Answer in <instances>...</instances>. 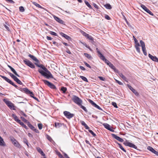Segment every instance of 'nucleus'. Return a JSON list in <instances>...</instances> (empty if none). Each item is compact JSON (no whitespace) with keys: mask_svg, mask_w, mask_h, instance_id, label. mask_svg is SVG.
<instances>
[{"mask_svg":"<svg viewBox=\"0 0 158 158\" xmlns=\"http://www.w3.org/2000/svg\"><path fill=\"white\" fill-rule=\"evenodd\" d=\"M39 67L41 68L44 70V71L40 69H38V71L42 75L48 79L53 78L51 72L44 65L41 64L40 66H39Z\"/></svg>","mask_w":158,"mask_h":158,"instance_id":"1","label":"nucleus"},{"mask_svg":"<svg viewBox=\"0 0 158 158\" xmlns=\"http://www.w3.org/2000/svg\"><path fill=\"white\" fill-rule=\"evenodd\" d=\"M72 99L75 103L77 104L78 106L81 105V104H82L83 102L82 101L81 99L75 95L73 96Z\"/></svg>","mask_w":158,"mask_h":158,"instance_id":"2","label":"nucleus"},{"mask_svg":"<svg viewBox=\"0 0 158 158\" xmlns=\"http://www.w3.org/2000/svg\"><path fill=\"white\" fill-rule=\"evenodd\" d=\"M3 101L6 103V105L10 109H12L13 110H15L13 104L11 103L10 102L5 99H3Z\"/></svg>","mask_w":158,"mask_h":158,"instance_id":"3","label":"nucleus"},{"mask_svg":"<svg viewBox=\"0 0 158 158\" xmlns=\"http://www.w3.org/2000/svg\"><path fill=\"white\" fill-rule=\"evenodd\" d=\"M102 60L104 61L105 62L110 66V67L115 71V70H116L115 67L111 62L106 59L105 57H104V59L102 58Z\"/></svg>","mask_w":158,"mask_h":158,"instance_id":"4","label":"nucleus"},{"mask_svg":"<svg viewBox=\"0 0 158 158\" xmlns=\"http://www.w3.org/2000/svg\"><path fill=\"white\" fill-rule=\"evenodd\" d=\"M10 139L14 145L18 148L21 147L19 143V142L13 137L10 138Z\"/></svg>","mask_w":158,"mask_h":158,"instance_id":"5","label":"nucleus"},{"mask_svg":"<svg viewBox=\"0 0 158 158\" xmlns=\"http://www.w3.org/2000/svg\"><path fill=\"white\" fill-rule=\"evenodd\" d=\"M24 62L27 66L31 68H35V65L30 60L26 59L23 60Z\"/></svg>","mask_w":158,"mask_h":158,"instance_id":"6","label":"nucleus"},{"mask_svg":"<svg viewBox=\"0 0 158 158\" xmlns=\"http://www.w3.org/2000/svg\"><path fill=\"white\" fill-rule=\"evenodd\" d=\"M140 43L144 54L145 56H147V54L146 50V47L144 42L142 40H141L140 41Z\"/></svg>","mask_w":158,"mask_h":158,"instance_id":"7","label":"nucleus"},{"mask_svg":"<svg viewBox=\"0 0 158 158\" xmlns=\"http://www.w3.org/2000/svg\"><path fill=\"white\" fill-rule=\"evenodd\" d=\"M43 81H44L45 84L47 85L51 88L52 89H56V86L53 84L49 82L48 81L46 80H43Z\"/></svg>","mask_w":158,"mask_h":158,"instance_id":"8","label":"nucleus"},{"mask_svg":"<svg viewBox=\"0 0 158 158\" xmlns=\"http://www.w3.org/2000/svg\"><path fill=\"white\" fill-rule=\"evenodd\" d=\"M1 77L3 79H4L5 81H6L7 82L10 84H11V85L15 87V88H17L18 87V86L14 84V83L11 80L8 79L6 77L3 76H1Z\"/></svg>","mask_w":158,"mask_h":158,"instance_id":"9","label":"nucleus"},{"mask_svg":"<svg viewBox=\"0 0 158 158\" xmlns=\"http://www.w3.org/2000/svg\"><path fill=\"white\" fill-rule=\"evenodd\" d=\"M123 144L126 146H128L131 148H133L135 149H137V148L136 145L134 144L131 143L127 141L124 142Z\"/></svg>","mask_w":158,"mask_h":158,"instance_id":"10","label":"nucleus"},{"mask_svg":"<svg viewBox=\"0 0 158 158\" xmlns=\"http://www.w3.org/2000/svg\"><path fill=\"white\" fill-rule=\"evenodd\" d=\"M64 115L69 119H70L74 116V114H71L70 112L67 111L64 112Z\"/></svg>","mask_w":158,"mask_h":158,"instance_id":"11","label":"nucleus"},{"mask_svg":"<svg viewBox=\"0 0 158 158\" xmlns=\"http://www.w3.org/2000/svg\"><path fill=\"white\" fill-rule=\"evenodd\" d=\"M141 6L147 12L152 16L153 15V14L143 4H141Z\"/></svg>","mask_w":158,"mask_h":158,"instance_id":"12","label":"nucleus"},{"mask_svg":"<svg viewBox=\"0 0 158 158\" xmlns=\"http://www.w3.org/2000/svg\"><path fill=\"white\" fill-rule=\"evenodd\" d=\"M89 102L93 105V106L96 108L98 110L103 111L102 109L98 106L97 105L95 102H94L92 100L89 99L88 100Z\"/></svg>","mask_w":158,"mask_h":158,"instance_id":"13","label":"nucleus"},{"mask_svg":"<svg viewBox=\"0 0 158 158\" xmlns=\"http://www.w3.org/2000/svg\"><path fill=\"white\" fill-rule=\"evenodd\" d=\"M127 86L134 93L135 95L138 96L139 95L138 93L134 89H133L131 85H127Z\"/></svg>","mask_w":158,"mask_h":158,"instance_id":"14","label":"nucleus"},{"mask_svg":"<svg viewBox=\"0 0 158 158\" xmlns=\"http://www.w3.org/2000/svg\"><path fill=\"white\" fill-rule=\"evenodd\" d=\"M147 149L158 156V152L156 151L153 148L150 146H148Z\"/></svg>","mask_w":158,"mask_h":158,"instance_id":"15","label":"nucleus"},{"mask_svg":"<svg viewBox=\"0 0 158 158\" xmlns=\"http://www.w3.org/2000/svg\"><path fill=\"white\" fill-rule=\"evenodd\" d=\"M53 17L54 19L57 22H58L59 23L61 24H64V22L61 20L60 19L58 18V17H57L55 15L53 16Z\"/></svg>","mask_w":158,"mask_h":158,"instance_id":"16","label":"nucleus"},{"mask_svg":"<svg viewBox=\"0 0 158 158\" xmlns=\"http://www.w3.org/2000/svg\"><path fill=\"white\" fill-rule=\"evenodd\" d=\"M112 135L113 138H114L118 141H119V142H123V140L122 139L117 136L116 135L114 134H112Z\"/></svg>","mask_w":158,"mask_h":158,"instance_id":"17","label":"nucleus"},{"mask_svg":"<svg viewBox=\"0 0 158 158\" xmlns=\"http://www.w3.org/2000/svg\"><path fill=\"white\" fill-rule=\"evenodd\" d=\"M149 57L153 61L158 63V58L156 56H153L150 54H148Z\"/></svg>","mask_w":158,"mask_h":158,"instance_id":"18","label":"nucleus"},{"mask_svg":"<svg viewBox=\"0 0 158 158\" xmlns=\"http://www.w3.org/2000/svg\"><path fill=\"white\" fill-rule=\"evenodd\" d=\"M27 126L32 130L34 131L36 133H39V131L35 128L30 123H28Z\"/></svg>","mask_w":158,"mask_h":158,"instance_id":"19","label":"nucleus"},{"mask_svg":"<svg viewBox=\"0 0 158 158\" xmlns=\"http://www.w3.org/2000/svg\"><path fill=\"white\" fill-rule=\"evenodd\" d=\"M64 123H60L56 122L55 123V127L57 128H58L61 127L62 125H64Z\"/></svg>","mask_w":158,"mask_h":158,"instance_id":"20","label":"nucleus"},{"mask_svg":"<svg viewBox=\"0 0 158 158\" xmlns=\"http://www.w3.org/2000/svg\"><path fill=\"white\" fill-rule=\"evenodd\" d=\"M97 52L98 54V56L101 59H102V58L104 59V56L101 53V52H100L98 48H97L96 49Z\"/></svg>","mask_w":158,"mask_h":158,"instance_id":"21","label":"nucleus"},{"mask_svg":"<svg viewBox=\"0 0 158 158\" xmlns=\"http://www.w3.org/2000/svg\"><path fill=\"white\" fill-rule=\"evenodd\" d=\"M60 34L61 36L64 37L66 39L68 40H69L71 39L70 37L69 36H68V35L64 34V33L62 32H61L60 33Z\"/></svg>","mask_w":158,"mask_h":158,"instance_id":"22","label":"nucleus"},{"mask_svg":"<svg viewBox=\"0 0 158 158\" xmlns=\"http://www.w3.org/2000/svg\"><path fill=\"white\" fill-rule=\"evenodd\" d=\"M103 125L104 127L106 129L111 131H113L110 128V126L107 123H104Z\"/></svg>","mask_w":158,"mask_h":158,"instance_id":"23","label":"nucleus"},{"mask_svg":"<svg viewBox=\"0 0 158 158\" xmlns=\"http://www.w3.org/2000/svg\"><path fill=\"white\" fill-rule=\"evenodd\" d=\"M28 56L36 62H39L38 60L34 56L30 54L28 55Z\"/></svg>","mask_w":158,"mask_h":158,"instance_id":"24","label":"nucleus"},{"mask_svg":"<svg viewBox=\"0 0 158 158\" xmlns=\"http://www.w3.org/2000/svg\"><path fill=\"white\" fill-rule=\"evenodd\" d=\"M0 145L1 146H5L6 144L3 139L0 136Z\"/></svg>","mask_w":158,"mask_h":158,"instance_id":"25","label":"nucleus"},{"mask_svg":"<svg viewBox=\"0 0 158 158\" xmlns=\"http://www.w3.org/2000/svg\"><path fill=\"white\" fill-rule=\"evenodd\" d=\"M12 117L14 118L15 120L18 123L20 122L21 121L18 119V117L15 114H12Z\"/></svg>","mask_w":158,"mask_h":158,"instance_id":"26","label":"nucleus"},{"mask_svg":"<svg viewBox=\"0 0 158 158\" xmlns=\"http://www.w3.org/2000/svg\"><path fill=\"white\" fill-rule=\"evenodd\" d=\"M118 75L121 77L123 80H124L126 81L127 82H128L127 79L123 75L122 73H118Z\"/></svg>","mask_w":158,"mask_h":158,"instance_id":"27","label":"nucleus"},{"mask_svg":"<svg viewBox=\"0 0 158 158\" xmlns=\"http://www.w3.org/2000/svg\"><path fill=\"white\" fill-rule=\"evenodd\" d=\"M140 46L139 43H137L135 45V47L136 51L139 53L140 52V48L139 47Z\"/></svg>","mask_w":158,"mask_h":158,"instance_id":"28","label":"nucleus"},{"mask_svg":"<svg viewBox=\"0 0 158 158\" xmlns=\"http://www.w3.org/2000/svg\"><path fill=\"white\" fill-rule=\"evenodd\" d=\"M13 79L18 84L21 85L22 84V83L21 81L16 76L14 77Z\"/></svg>","mask_w":158,"mask_h":158,"instance_id":"29","label":"nucleus"},{"mask_svg":"<svg viewBox=\"0 0 158 158\" xmlns=\"http://www.w3.org/2000/svg\"><path fill=\"white\" fill-rule=\"evenodd\" d=\"M37 151L41 154V155L43 156H44L45 154L42 150V149L38 147L37 148Z\"/></svg>","mask_w":158,"mask_h":158,"instance_id":"30","label":"nucleus"},{"mask_svg":"<svg viewBox=\"0 0 158 158\" xmlns=\"http://www.w3.org/2000/svg\"><path fill=\"white\" fill-rule=\"evenodd\" d=\"M23 89V91L27 94H32V92L29 91V90L27 88H24Z\"/></svg>","mask_w":158,"mask_h":158,"instance_id":"31","label":"nucleus"},{"mask_svg":"<svg viewBox=\"0 0 158 158\" xmlns=\"http://www.w3.org/2000/svg\"><path fill=\"white\" fill-rule=\"evenodd\" d=\"M104 6L107 9H111L112 8L111 6L109 4H107L105 5Z\"/></svg>","mask_w":158,"mask_h":158,"instance_id":"32","label":"nucleus"},{"mask_svg":"<svg viewBox=\"0 0 158 158\" xmlns=\"http://www.w3.org/2000/svg\"><path fill=\"white\" fill-rule=\"evenodd\" d=\"M86 38L89 40H91L92 42H94L93 38L92 36L90 35L89 34L88 35V36H87Z\"/></svg>","mask_w":158,"mask_h":158,"instance_id":"33","label":"nucleus"},{"mask_svg":"<svg viewBox=\"0 0 158 158\" xmlns=\"http://www.w3.org/2000/svg\"><path fill=\"white\" fill-rule=\"evenodd\" d=\"M82 104H81V105H80L79 106L81 108H82L83 110H84L86 112H87L88 111L86 109V108L84 106H82Z\"/></svg>","mask_w":158,"mask_h":158,"instance_id":"34","label":"nucleus"},{"mask_svg":"<svg viewBox=\"0 0 158 158\" xmlns=\"http://www.w3.org/2000/svg\"><path fill=\"white\" fill-rule=\"evenodd\" d=\"M85 4L86 5V6L89 7L90 9H92V7L89 4V3L87 1H85Z\"/></svg>","mask_w":158,"mask_h":158,"instance_id":"35","label":"nucleus"},{"mask_svg":"<svg viewBox=\"0 0 158 158\" xmlns=\"http://www.w3.org/2000/svg\"><path fill=\"white\" fill-rule=\"evenodd\" d=\"M118 144L119 145V148L122 150L124 152H126V150L124 149V148L119 143H118Z\"/></svg>","mask_w":158,"mask_h":158,"instance_id":"36","label":"nucleus"},{"mask_svg":"<svg viewBox=\"0 0 158 158\" xmlns=\"http://www.w3.org/2000/svg\"><path fill=\"white\" fill-rule=\"evenodd\" d=\"M84 55L86 57H87L88 59H90L92 58L91 56L88 53H85Z\"/></svg>","mask_w":158,"mask_h":158,"instance_id":"37","label":"nucleus"},{"mask_svg":"<svg viewBox=\"0 0 158 158\" xmlns=\"http://www.w3.org/2000/svg\"><path fill=\"white\" fill-rule=\"evenodd\" d=\"M11 71H12V72L13 73H14V74L15 75H16V76H17L18 77H19V76L17 74V73L15 71V69L14 68H13L11 70Z\"/></svg>","mask_w":158,"mask_h":158,"instance_id":"38","label":"nucleus"},{"mask_svg":"<svg viewBox=\"0 0 158 158\" xmlns=\"http://www.w3.org/2000/svg\"><path fill=\"white\" fill-rule=\"evenodd\" d=\"M33 3L36 6L40 8H42V6H40L39 4L36 3L35 2H33Z\"/></svg>","mask_w":158,"mask_h":158,"instance_id":"39","label":"nucleus"},{"mask_svg":"<svg viewBox=\"0 0 158 158\" xmlns=\"http://www.w3.org/2000/svg\"><path fill=\"white\" fill-rule=\"evenodd\" d=\"M80 77L84 81L87 82H88V80L85 77L83 76H80Z\"/></svg>","mask_w":158,"mask_h":158,"instance_id":"40","label":"nucleus"},{"mask_svg":"<svg viewBox=\"0 0 158 158\" xmlns=\"http://www.w3.org/2000/svg\"><path fill=\"white\" fill-rule=\"evenodd\" d=\"M81 32L82 34L86 38L87 37V36H88V34L86 33V32L82 31H81Z\"/></svg>","mask_w":158,"mask_h":158,"instance_id":"41","label":"nucleus"},{"mask_svg":"<svg viewBox=\"0 0 158 158\" xmlns=\"http://www.w3.org/2000/svg\"><path fill=\"white\" fill-rule=\"evenodd\" d=\"M19 123L22 126L25 128L26 129H27V126L24 124L22 122L20 121Z\"/></svg>","mask_w":158,"mask_h":158,"instance_id":"42","label":"nucleus"},{"mask_svg":"<svg viewBox=\"0 0 158 158\" xmlns=\"http://www.w3.org/2000/svg\"><path fill=\"white\" fill-rule=\"evenodd\" d=\"M21 118L22 119V120L25 123H27V124H28V123H30L29 121L26 119L25 118L23 117H21Z\"/></svg>","mask_w":158,"mask_h":158,"instance_id":"43","label":"nucleus"},{"mask_svg":"<svg viewBox=\"0 0 158 158\" xmlns=\"http://www.w3.org/2000/svg\"><path fill=\"white\" fill-rule=\"evenodd\" d=\"M61 89L63 91V93H64L67 90V88L66 87H61Z\"/></svg>","mask_w":158,"mask_h":158,"instance_id":"44","label":"nucleus"},{"mask_svg":"<svg viewBox=\"0 0 158 158\" xmlns=\"http://www.w3.org/2000/svg\"><path fill=\"white\" fill-rule=\"evenodd\" d=\"M19 11L21 12H23L24 11L25 9L23 7L21 6L19 7Z\"/></svg>","mask_w":158,"mask_h":158,"instance_id":"45","label":"nucleus"},{"mask_svg":"<svg viewBox=\"0 0 158 158\" xmlns=\"http://www.w3.org/2000/svg\"><path fill=\"white\" fill-rule=\"evenodd\" d=\"M89 131L94 137L96 136V135L95 134L93 131L90 130H89Z\"/></svg>","mask_w":158,"mask_h":158,"instance_id":"46","label":"nucleus"},{"mask_svg":"<svg viewBox=\"0 0 158 158\" xmlns=\"http://www.w3.org/2000/svg\"><path fill=\"white\" fill-rule=\"evenodd\" d=\"M112 105L115 108H118V106H117L116 103L114 102H112Z\"/></svg>","mask_w":158,"mask_h":158,"instance_id":"47","label":"nucleus"},{"mask_svg":"<svg viewBox=\"0 0 158 158\" xmlns=\"http://www.w3.org/2000/svg\"><path fill=\"white\" fill-rule=\"evenodd\" d=\"M47 138L50 142H52V139L51 137L48 135L47 136Z\"/></svg>","mask_w":158,"mask_h":158,"instance_id":"48","label":"nucleus"},{"mask_svg":"<svg viewBox=\"0 0 158 158\" xmlns=\"http://www.w3.org/2000/svg\"><path fill=\"white\" fill-rule=\"evenodd\" d=\"M10 76L13 79L14 77H15L14 74L11 73L9 72L8 73Z\"/></svg>","mask_w":158,"mask_h":158,"instance_id":"49","label":"nucleus"},{"mask_svg":"<svg viewBox=\"0 0 158 158\" xmlns=\"http://www.w3.org/2000/svg\"><path fill=\"white\" fill-rule=\"evenodd\" d=\"M50 34L51 35H54V36H57V34L56 33H55L54 32H53V31H51L50 32Z\"/></svg>","mask_w":158,"mask_h":158,"instance_id":"50","label":"nucleus"},{"mask_svg":"<svg viewBox=\"0 0 158 158\" xmlns=\"http://www.w3.org/2000/svg\"><path fill=\"white\" fill-rule=\"evenodd\" d=\"M38 127L39 129L41 130L42 128V125L41 123H39L38 124Z\"/></svg>","mask_w":158,"mask_h":158,"instance_id":"51","label":"nucleus"},{"mask_svg":"<svg viewBox=\"0 0 158 158\" xmlns=\"http://www.w3.org/2000/svg\"><path fill=\"white\" fill-rule=\"evenodd\" d=\"M133 38L134 39V40L135 41V44H137V43H139L138 42L137 40L136 39V38L134 36H133Z\"/></svg>","mask_w":158,"mask_h":158,"instance_id":"52","label":"nucleus"},{"mask_svg":"<svg viewBox=\"0 0 158 158\" xmlns=\"http://www.w3.org/2000/svg\"><path fill=\"white\" fill-rule=\"evenodd\" d=\"M98 78L101 80L102 81H105V78L102 77H100L99 76L98 77Z\"/></svg>","mask_w":158,"mask_h":158,"instance_id":"53","label":"nucleus"},{"mask_svg":"<svg viewBox=\"0 0 158 158\" xmlns=\"http://www.w3.org/2000/svg\"><path fill=\"white\" fill-rule=\"evenodd\" d=\"M105 18L106 19H107V20H110V17L109 16V15H106L105 16Z\"/></svg>","mask_w":158,"mask_h":158,"instance_id":"54","label":"nucleus"},{"mask_svg":"<svg viewBox=\"0 0 158 158\" xmlns=\"http://www.w3.org/2000/svg\"><path fill=\"white\" fill-rule=\"evenodd\" d=\"M85 65L87 67H88V68H91V67L87 63L85 62H84Z\"/></svg>","mask_w":158,"mask_h":158,"instance_id":"55","label":"nucleus"},{"mask_svg":"<svg viewBox=\"0 0 158 158\" xmlns=\"http://www.w3.org/2000/svg\"><path fill=\"white\" fill-rule=\"evenodd\" d=\"M116 82L119 85H123V83L122 82L120 81H119L116 80Z\"/></svg>","mask_w":158,"mask_h":158,"instance_id":"56","label":"nucleus"},{"mask_svg":"<svg viewBox=\"0 0 158 158\" xmlns=\"http://www.w3.org/2000/svg\"><path fill=\"white\" fill-rule=\"evenodd\" d=\"M6 1L10 2L11 3H14L15 2L12 0H5Z\"/></svg>","mask_w":158,"mask_h":158,"instance_id":"57","label":"nucleus"},{"mask_svg":"<svg viewBox=\"0 0 158 158\" xmlns=\"http://www.w3.org/2000/svg\"><path fill=\"white\" fill-rule=\"evenodd\" d=\"M23 142L25 144H27L28 143L27 140L26 139H23Z\"/></svg>","mask_w":158,"mask_h":158,"instance_id":"58","label":"nucleus"},{"mask_svg":"<svg viewBox=\"0 0 158 158\" xmlns=\"http://www.w3.org/2000/svg\"><path fill=\"white\" fill-rule=\"evenodd\" d=\"M46 38L47 40H52V38L48 36H47Z\"/></svg>","mask_w":158,"mask_h":158,"instance_id":"59","label":"nucleus"},{"mask_svg":"<svg viewBox=\"0 0 158 158\" xmlns=\"http://www.w3.org/2000/svg\"><path fill=\"white\" fill-rule=\"evenodd\" d=\"M4 27H5V28L8 31H9V27L7 26L6 25H4Z\"/></svg>","mask_w":158,"mask_h":158,"instance_id":"60","label":"nucleus"},{"mask_svg":"<svg viewBox=\"0 0 158 158\" xmlns=\"http://www.w3.org/2000/svg\"><path fill=\"white\" fill-rule=\"evenodd\" d=\"M81 123L82 125L83 126H84L86 124L84 121H81Z\"/></svg>","mask_w":158,"mask_h":158,"instance_id":"61","label":"nucleus"},{"mask_svg":"<svg viewBox=\"0 0 158 158\" xmlns=\"http://www.w3.org/2000/svg\"><path fill=\"white\" fill-rule=\"evenodd\" d=\"M80 68L81 70H85V69L82 66H80Z\"/></svg>","mask_w":158,"mask_h":158,"instance_id":"62","label":"nucleus"},{"mask_svg":"<svg viewBox=\"0 0 158 158\" xmlns=\"http://www.w3.org/2000/svg\"><path fill=\"white\" fill-rule=\"evenodd\" d=\"M93 6H94L96 9H98V6L95 3L93 4Z\"/></svg>","mask_w":158,"mask_h":158,"instance_id":"63","label":"nucleus"},{"mask_svg":"<svg viewBox=\"0 0 158 158\" xmlns=\"http://www.w3.org/2000/svg\"><path fill=\"white\" fill-rule=\"evenodd\" d=\"M64 157L66 158H69V157L68 156V155L65 153L64 154Z\"/></svg>","mask_w":158,"mask_h":158,"instance_id":"64","label":"nucleus"}]
</instances>
